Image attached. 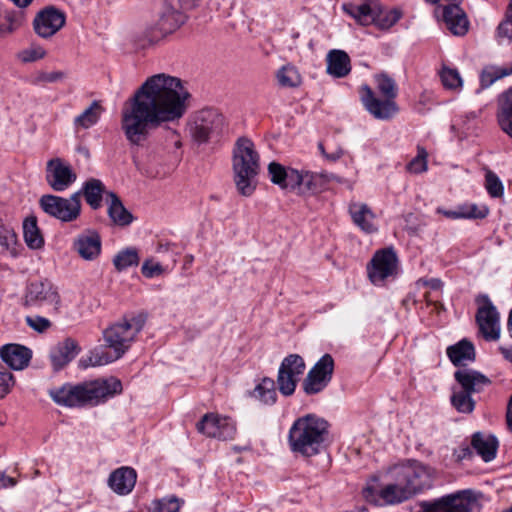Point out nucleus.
Masks as SVG:
<instances>
[{
	"instance_id": "20e7f679",
	"label": "nucleus",
	"mask_w": 512,
	"mask_h": 512,
	"mask_svg": "<svg viewBox=\"0 0 512 512\" xmlns=\"http://www.w3.org/2000/svg\"><path fill=\"white\" fill-rule=\"evenodd\" d=\"M260 171V156L254 143L245 137L239 138L233 149V172L237 191L251 196L256 189V177Z\"/></svg>"
},
{
	"instance_id": "c9c22d12",
	"label": "nucleus",
	"mask_w": 512,
	"mask_h": 512,
	"mask_svg": "<svg viewBox=\"0 0 512 512\" xmlns=\"http://www.w3.org/2000/svg\"><path fill=\"white\" fill-rule=\"evenodd\" d=\"M104 109L99 101H93L80 115L74 119V126L78 129H89L100 119Z\"/></svg>"
},
{
	"instance_id": "3c124183",
	"label": "nucleus",
	"mask_w": 512,
	"mask_h": 512,
	"mask_svg": "<svg viewBox=\"0 0 512 512\" xmlns=\"http://www.w3.org/2000/svg\"><path fill=\"white\" fill-rule=\"evenodd\" d=\"M427 152L423 147L418 146V154L407 165L408 171L412 173H421L427 169Z\"/></svg>"
},
{
	"instance_id": "bb28decb",
	"label": "nucleus",
	"mask_w": 512,
	"mask_h": 512,
	"mask_svg": "<svg viewBox=\"0 0 512 512\" xmlns=\"http://www.w3.org/2000/svg\"><path fill=\"white\" fill-rule=\"evenodd\" d=\"M470 445L485 462H490L496 457L499 443L494 435L476 432Z\"/></svg>"
},
{
	"instance_id": "052dcab7",
	"label": "nucleus",
	"mask_w": 512,
	"mask_h": 512,
	"mask_svg": "<svg viewBox=\"0 0 512 512\" xmlns=\"http://www.w3.org/2000/svg\"><path fill=\"white\" fill-rule=\"evenodd\" d=\"M453 456L455 457L456 461L460 462L472 458L473 450L469 444L462 443L458 448L454 450Z\"/></svg>"
},
{
	"instance_id": "a211bd4d",
	"label": "nucleus",
	"mask_w": 512,
	"mask_h": 512,
	"mask_svg": "<svg viewBox=\"0 0 512 512\" xmlns=\"http://www.w3.org/2000/svg\"><path fill=\"white\" fill-rule=\"evenodd\" d=\"M484 301L485 304L477 311L476 321L483 337L488 341H495L500 337L499 313L487 296Z\"/></svg>"
},
{
	"instance_id": "5fc2aeb1",
	"label": "nucleus",
	"mask_w": 512,
	"mask_h": 512,
	"mask_svg": "<svg viewBox=\"0 0 512 512\" xmlns=\"http://www.w3.org/2000/svg\"><path fill=\"white\" fill-rule=\"evenodd\" d=\"M46 55L45 50L41 46H31L18 53V58L24 62H34L42 59Z\"/></svg>"
},
{
	"instance_id": "680f3d73",
	"label": "nucleus",
	"mask_w": 512,
	"mask_h": 512,
	"mask_svg": "<svg viewBox=\"0 0 512 512\" xmlns=\"http://www.w3.org/2000/svg\"><path fill=\"white\" fill-rule=\"evenodd\" d=\"M66 74L63 71L42 72L38 76L40 82L53 83L64 79Z\"/></svg>"
},
{
	"instance_id": "473e14b6",
	"label": "nucleus",
	"mask_w": 512,
	"mask_h": 512,
	"mask_svg": "<svg viewBox=\"0 0 512 512\" xmlns=\"http://www.w3.org/2000/svg\"><path fill=\"white\" fill-rule=\"evenodd\" d=\"M110 199L108 215L112 222L119 226H127L133 221L132 214L124 207L120 198L113 192L108 194Z\"/></svg>"
},
{
	"instance_id": "5701e85b",
	"label": "nucleus",
	"mask_w": 512,
	"mask_h": 512,
	"mask_svg": "<svg viewBox=\"0 0 512 512\" xmlns=\"http://www.w3.org/2000/svg\"><path fill=\"white\" fill-rule=\"evenodd\" d=\"M378 0H363L362 3H344L342 9L345 13L353 17L361 25L373 23L376 13H378Z\"/></svg>"
},
{
	"instance_id": "a19ab883",
	"label": "nucleus",
	"mask_w": 512,
	"mask_h": 512,
	"mask_svg": "<svg viewBox=\"0 0 512 512\" xmlns=\"http://www.w3.org/2000/svg\"><path fill=\"white\" fill-rule=\"evenodd\" d=\"M512 74V66L510 68L498 67L495 65L485 66L480 74V83L482 88H488L495 81Z\"/></svg>"
},
{
	"instance_id": "338daca9",
	"label": "nucleus",
	"mask_w": 512,
	"mask_h": 512,
	"mask_svg": "<svg viewBox=\"0 0 512 512\" xmlns=\"http://www.w3.org/2000/svg\"><path fill=\"white\" fill-rule=\"evenodd\" d=\"M0 483L2 488L13 487L16 485V480L12 477L0 474Z\"/></svg>"
},
{
	"instance_id": "a18cd8bd",
	"label": "nucleus",
	"mask_w": 512,
	"mask_h": 512,
	"mask_svg": "<svg viewBox=\"0 0 512 512\" xmlns=\"http://www.w3.org/2000/svg\"><path fill=\"white\" fill-rule=\"evenodd\" d=\"M279 368L299 378L304 373L306 365L300 355L290 354L283 359Z\"/></svg>"
},
{
	"instance_id": "49530a36",
	"label": "nucleus",
	"mask_w": 512,
	"mask_h": 512,
	"mask_svg": "<svg viewBox=\"0 0 512 512\" xmlns=\"http://www.w3.org/2000/svg\"><path fill=\"white\" fill-rule=\"evenodd\" d=\"M298 379V377L287 373L286 370L279 368L277 384L280 393L284 396L292 395L296 389Z\"/></svg>"
},
{
	"instance_id": "72a5a7b5",
	"label": "nucleus",
	"mask_w": 512,
	"mask_h": 512,
	"mask_svg": "<svg viewBox=\"0 0 512 512\" xmlns=\"http://www.w3.org/2000/svg\"><path fill=\"white\" fill-rule=\"evenodd\" d=\"M0 247L3 253L12 257L19 255L21 245L18 242L17 234L10 224L3 223L0 219Z\"/></svg>"
},
{
	"instance_id": "4d7b16f0",
	"label": "nucleus",
	"mask_w": 512,
	"mask_h": 512,
	"mask_svg": "<svg viewBox=\"0 0 512 512\" xmlns=\"http://www.w3.org/2000/svg\"><path fill=\"white\" fill-rule=\"evenodd\" d=\"M161 33H162V31L160 30V26L157 23L148 27L143 32L144 39H143V43L141 44V46L145 47L146 45H153L167 36V35H160Z\"/></svg>"
},
{
	"instance_id": "ddd939ff",
	"label": "nucleus",
	"mask_w": 512,
	"mask_h": 512,
	"mask_svg": "<svg viewBox=\"0 0 512 512\" xmlns=\"http://www.w3.org/2000/svg\"><path fill=\"white\" fill-rule=\"evenodd\" d=\"M362 494L367 502L380 506L402 503L411 498L402 483L395 480L380 490L373 486H367L363 489Z\"/></svg>"
},
{
	"instance_id": "f8f14e48",
	"label": "nucleus",
	"mask_w": 512,
	"mask_h": 512,
	"mask_svg": "<svg viewBox=\"0 0 512 512\" xmlns=\"http://www.w3.org/2000/svg\"><path fill=\"white\" fill-rule=\"evenodd\" d=\"M60 302L57 288L47 279L33 281L27 287L26 306H51L54 311H57Z\"/></svg>"
},
{
	"instance_id": "37998d69",
	"label": "nucleus",
	"mask_w": 512,
	"mask_h": 512,
	"mask_svg": "<svg viewBox=\"0 0 512 512\" xmlns=\"http://www.w3.org/2000/svg\"><path fill=\"white\" fill-rule=\"evenodd\" d=\"M138 251L135 248H126L119 251L113 258V264L118 271H123L139 264Z\"/></svg>"
},
{
	"instance_id": "e433bc0d",
	"label": "nucleus",
	"mask_w": 512,
	"mask_h": 512,
	"mask_svg": "<svg viewBox=\"0 0 512 512\" xmlns=\"http://www.w3.org/2000/svg\"><path fill=\"white\" fill-rule=\"evenodd\" d=\"M79 192H81V196L85 197L86 202L92 209L96 210L101 207L104 185L100 180L92 178L86 181Z\"/></svg>"
},
{
	"instance_id": "b1692460",
	"label": "nucleus",
	"mask_w": 512,
	"mask_h": 512,
	"mask_svg": "<svg viewBox=\"0 0 512 512\" xmlns=\"http://www.w3.org/2000/svg\"><path fill=\"white\" fill-rule=\"evenodd\" d=\"M80 352V347L76 340L66 338L58 343L50 353V359L55 371L62 369L72 361Z\"/></svg>"
},
{
	"instance_id": "dca6fc26",
	"label": "nucleus",
	"mask_w": 512,
	"mask_h": 512,
	"mask_svg": "<svg viewBox=\"0 0 512 512\" xmlns=\"http://www.w3.org/2000/svg\"><path fill=\"white\" fill-rule=\"evenodd\" d=\"M76 179V173L62 159L54 158L47 162L46 181L54 191L66 190Z\"/></svg>"
},
{
	"instance_id": "6ab92c4d",
	"label": "nucleus",
	"mask_w": 512,
	"mask_h": 512,
	"mask_svg": "<svg viewBox=\"0 0 512 512\" xmlns=\"http://www.w3.org/2000/svg\"><path fill=\"white\" fill-rule=\"evenodd\" d=\"M101 247V237L94 229L84 230L73 242V249L86 261H93L98 258Z\"/></svg>"
},
{
	"instance_id": "ea45409f",
	"label": "nucleus",
	"mask_w": 512,
	"mask_h": 512,
	"mask_svg": "<svg viewBox=\"0 0 512 512\" xmlns=\"http://www.w3.org/2000/svg\"><path fill=\"white\" fill-rule=\"evenodd\" d=\"M276 79L283 88H297L302 83L299 71L291 64L282 66L276 73Z\"/></svg>"
},
{
	"instance_id": "9d476101",
	"label": "nucleus",
	"mask_w": 512,
	"mask_h": 512,
	"mask_svg": "<svg viewBox=\"0 0 512 512\" xmlns=\"http://www.w3.org/2000/svg\"><path fill=\"white\" fill-rule=\"evenodd\" d=\"M334 359L330 354H324L310 369L302 386L307 395L323 391L332 379Z\"/></svg>"
},
{
	"instance_id": "a878e982",
	"label": "nucleus",
	"mask_w": 512,
	"mask_h": 512,
	"mask_svg": "<svg viewBox=\"0 0 512 512\" xmlns=\"http://www.w3.org/2000/svg\"><path fill=\"white\" fill-rule=\"evenodd\" d=\"M348 210L353 223L362 231L366 233L377 231V227L373 222L375 215L367 204L351 202Z\"/></svg>"
},
{
	"instance_id": "393cba45",
	"label": "nucleus",
	"mask_w": 512,
	"mask_h": 512,
	"mask_svg": "<svg viewBox=\"0 0 512 512\" xmlns=\"http://www.w3.org/2000/svg\"><path fill=\"white\" fill-rule=\"evenodd\" d=\"M136 479L137 474L133 468L121 467L110 474L108 485L118 495H127L133 490Z\"/></svg>"
},
{
	"instance_id": "f257e3e1",
	"label": "nucleus",
	"mask_w": 512,
	"mask_h": 512,
	"mask_svg": "<svg viewBox=\"0 0 512 512\" xmlns=\"http://www.w3.org/2000/svg\"><path fill=\"white\" fill-rule=\"evenodd\" d=\"M190 98L180 78L165 73L148 77L121 109L120 126L128 144L143 147L154 130L178 123Z\"/></svg>"
},
{
	"instance_id": "1a4fd4ad",
	"label": "nucleus",
	"mask_w": 512,
	"mask_h": 512,
	"mask_svg": "<svg viewBox=\"0 0 512 512\" xmlns=\"http://www.w3.org/2000/svg\"><path fill=\"white\" fill-rule=\"evenodd\" d=\"M223 128V115L214 109L208 108L196 113L189 130L193 140L202 144L219 137Z\"/></svg>"
},
{
	"instance_id": "de8ad7c7",
	"label": "nucleus",
	"mask_w": 512,
	"mask_h": 512,
	"mask_svg": "<svg viewBox=\"0 0 512 512\" xmlns=\"http://www.w3.org/2000/svg\"><path fill=\"white\" fill-rule=\"evenodd\" d=\"M150 512H178L180 501L177 497L162 498L155 500Z\"/></svg>"
},
{
	"instance_id": "aec40b11",
	"label": "nucleus",
	"mask_w": 512,
	"mask_h": 512,
	"mask_svg": "<svg viewBox=\"0 0 512 512\" xmlns=\"http://www.w3.org/2000/svg\"><path fill=\"white\" fill-rule=\"evenodd\" d=\"M442 17L448 30L456 36H463L468 32L469 21L459 2L440 4Z\"/></svg>"
},
{
	"instance_id": "8fccbe9b",
	"label": "nucleus",
	"mask_w": 512,
	"mask_h": 512,
	"mask_svg": "<svg viewBox=\"0 0 512 512\" xmlns=\"http://www.w3.org/2000/svg\"><path fill=\"white\" fill-rule=\"evenodd\" d=\"M485 178V186L489 195L495 198L501 197L503 195L504 188L498 176L495 173L488 171Z\"/></svg>"
},
{
	"instance_id": "13d9d810",
	"label": "nucleus",
	"mask_w": 512,
	"mask_h": 512,
	"mask_svg": "<svg viewBox=\"0 0 512 512\" xmlns=\"http://www.w3.org/2000/svg\"><path fill=\"white\" fill-rule=\"evenodd\" d=\"M164 271L165 269L160 263L154 262L151 259L146 260L141 268V272L146 278L160 276Z\"/></svg>"
},
{
	"instance_id": "4c0bfd02",
	"label": "nucleus",
	"mask_w": 512,
	"mask_h": 512,
	"mask_svg": "<svg viewBox=\"0 0 512 512\" xmlns=\"http://www.w3.org/2000/svg\"><path fill=\"white\" fill-rule=\"evenodd\" d=\"M23 236L30 249H40L44 245V238L34 216L27 217L23 222Z\"/></svg>"
},
{
	"instance_id": "7c9ffc66",
	"label": "nucleus",
	"mask_w": 512,
	"mask_h": 512,
	"mask_svg": "<svg viewBox=\"0 0 512 512\" xmlns=\"http://www.w3.org/2000/svg\"><path fill=\"white\" fill-rule=\"evenodd\" d=\"M447 355L455 366L465 365L466 361L475 359V349L470 341L463 339L457 344L449 346Z\"/></svg>"
},
{
	"instance_id": "c85d7f7f",
	"label": "nucleus",
	"mask_w": 512,
	"mask_h": 512,
	"mask_svg": "<svg viewBox=\"0 0 512 512\" xmlns=\"http://www.w3.org/2000/svg\"><path fill=\"white\" fill-rule=\"evenodd\" d=\"M351 71L349 55L343 50H331L327 54V73L336 78H343Z\"/></svg>"
},
{
	"instance_id": "774afa93",
	"label": "nucleus",
	"mask_w": 512,
	"mask_h": 512,
	"mask_svg": "<svg viewBox=\"0 0 512 512\" xmlns=\"http://www.w3.org/2000/svg\"><path fill=\"white\" fill-rule=\"evenodd\" d=\"M500 351H501L502 355L504 356V358L512 363V347L511 348L501 347Z\"/></svg>"
},
{
	"instance_id": "39448f33",
	"label": "nucleus",
	"mask_w": 512,
	"mask_h": 512,
	"mask_svg": "<svg viewBox=\"0 0 512 512\" xmlns=\"http://www.w3.org/2000/svg\"><path fill=\"white\" fill-rule=\"evenodd\" d=\"M145 321L143 315H126L108 326L102 332L105 348L113 350L115 356L121 358L143 329Z\"/></svg>"
},
{
	"instance_id": "cd10ccee",
	"label": "nucleus",
	"mask_w": 512,
	"mask_h": 512,
	"mask_svg": "<svg viewBox=\"0 0 512 512\" xmlns=\"http://www.w3.org/2000/svg\"><path fill=\"white\" fill-rule=\"evenodd\" d=\"M301 175V188H298L300 191H311V192H319L327 188L328 184L336 180L340 182V179L334 174H330L327 172L314 173L309 171H300Z\"/></svg>"
},
{
	"instance_id": "69168bd1",
	"label": "nucleus",
	"mask_w": 512,
	"mask_h": 512,
	"mask_svg": "<svg viewBox=\"0 0 512 512\" xmlns=\"http://www.w3.org/2000/svg\"><path fill=\"white\" fill-rule=\"evenodd\" d=\"M418 285L427 286L434 291H441L443 283L440 279L432 278V279H419L417 282Z\"/></svg>"
},
{
	"instance_id": "6e6552de",
	"label": "nucleus",
	"mask_w": 512,
	"mask_h": 512,
	"mask_svg": "<svg viewBox=\"0 0 512 512\" xmlns=\"http://www.w3.org/2000/svg\"><path fill=\"white\" fill-rule=\"evenodd\" d=\"M43 211L62 222H72L81 213V192H75L69 198L56 195H43L39 201Z\"/></svg>"
},
{
	"instance_id": "2eb2a0df",
	"label": "nucleus",
	"mask_w": 512,
	"mask_h": 512,
	"mask_svg": "<svg viewBox=\"0 0 512 512\" xmlns=\"http://www.w3.org/2000/svg\"><path fill=\"white\" fill-rule=\"evenodd\" d=\"M361 92L363 105L374 118L388 120L398 113L399 107L395 100L378 98L368 85H363Z\"/></svg>"
},
{
	"instance_id": "2f4dec72",
	"label": "nucleus",
	"mask_w": 512,
	"mask_h": 512,
	"mask_svg": "<svg viewBox=\"0 0 512 512\" xmlns=\"http://www.w3.org/2000/svg\"><path fill=\"white\" fill-rule=\"evenodd\" d=\"M250 397L264 405H273L277 400L275 381L264 377L255 388L249 392Z\"/></svg>"
},
{
	"instance_id": "0eeeda50",
	"label": "nucleus",
	"mask_w": 512,
	"mask_h": 512,
	"mask_svg": "<svg viewBox=\"0 0 512 512\" xmlns=\"http://www.w3.org/2000/svg\"><path fill=\"white\" fill-rule=\"evenodd\" d=\"M389 473L393 480L402 483L411 497L432 485L431 469L417 461L395 465Z\"/></svg>"
},
{
	"instance_id": "f704fd0d",
	"label": "nucleus",
	"mask_w": 512,
	"mask_h": 512,
	"mask_svg": "<svg viewBox=\"0 0 512 512\" xmlns=\"http://www.w3.org/2000/svg\"><path fill=\"white\" fill-rule=\"evenodd\" d=\"M184 23L182 13L173 7H165L157 24L160 26L162 33L160 35H169L178 29Z\"/></svg>"
},
{
	"instance_id": "c03bdc74",
	"label": "nucleus",
	"mask_w": 512,
	"mask_h": 512,
	"mask_svg": "<svg viewBox=\"0 0 512 512\" xmlns=\"http://www.w3.org/2000/svg\"><path fill=\"white\" fill-rule=\"evenodd\" d=\"M401 16L402 12L399 9L384 11L379 4L378 13H376L373 23L381 29H389L401 18Z\"/></svg>"
},
{
	"instance_id": "bf43d9fd",
	"label": "nucleus",
	"mask_w": 512,
	"mask_h": 512,
	"mask_svg": "<svg viewBox=\"0 0 512 512\" xmlns=\"http://www.w3.org/2000/svg\"><path fill=\"white\" fill-rule=\"evenodd\" d=\"M26 322L32 329H34L37 332H44L51 325V323L48 319L41 317V316H36V317L28 316V317H26Z\"/></svg>"
},
{
	"instance_id": "4468645a",
	"label": "nucleus",
	"mask_w": 512,
	"mask_h": 512,
	"mask_svg": "<svg viewBox=\"0 0 512 512\" xmlns=\"http://www.w3.org/2000/svg\"><path fill=\"white\" fill-rule=\"evenodd\" d=\"M197 430L210 438L229 440L236 434V425L229 417L210 413L204 415L197 423Z\"/></svg>"
},
{
	"instance_id": "412c9836",
	"label": "nucleus",
	"mask_w": 512,
	"mask_h": 512,
	"mask_svg": "<svg viewBox=\"0 0 512 512\" xmlns=\"http://www.w3.org/2000/svg\"><path fill=\"white\" fill-rule=\"evenodd\" d=\"M268 173L273 184L281 189L296 190L301 188L300 171L293 168H286L283 165L271 162L268 166Z\"/></svg>"
},
{
	"instance_id": "09e8293b",
	"label": "nucleus",
	"mask_w": 512,
	"mask_h": 512,
	"mask_svg": "<svg viewBox=\"0 0 512 512\" xmlns=\"http://www.w3.org/2000/svg\"><path fill=\"white\" fill-rule=\"evenodd\" d=\"M440 77L443 85L448 89H457L462 86V79L456 69L444 67Z\"/></svg>"
},
{
	"instance_id": "c756f323",
	"label": "nucleus",
	"mask_w": 512,
	"mask_h": 512,
	"mask_svg": "<svg viewBox=\"0 0 512 512\" xmlns=\"http://www.w3.org/2000/svg\"><path fill=\"white\" fill-rule=\"evenodd\" d=\"M497 121L501 130L512 138V87L499 99Z\"/></svg>"
},
{
	"instance_id": "f3484780",
	"label": "nucleus",
	"mask_w": 512,
	"mask_h": 512,
	"mask_svg": "<svg viewBox=\"0 0 512 512\" xmlns=\"http://www.w3.org/2000/svg\"><path fill=\"white\" fill-rule=\"evenodd\" d=\"M65 21V14L51 6L44 8L36 15L33 26L40 37L49 38L64 26Z\"/></svg>"
},
{
	"instance_id": "6e6d98bb",
	"label": "nucleus",
	"mask_w": 512,
	"mask_h": 512,
	"mask_svg": "<svg viewBox=\"0 0 512 512\" xmlns=\"http://www.w3.org/2000/svg\"><path fill=\"white\" fill-rule=\"evenodd\" d=\"M13 375L0 364V399H3L14 386Z\"/></svg>"
},
{
	"instance_id": "603ef678",
	"label": "nucleus",
	"mask_w": 512,
	"mask_h": 512,
	"mask_svg": "<svg viewBox=\"0 0 512 512\" xmlns=\"http://www.w3.org/2000/svg\"><path fill=\"white\" fill-rule=\"evenodd\" d=\"M497 39L499 43L503 40L512 41V12L507 10L506 18L497 27Z\"/></svg>"
},
{
	"instance_id": "7ed1b4c3",
	"label": "nucleus",
	"mask_w": 512,
	"mask_h": 512,
	"mask_svg": "<svg viewBox=\"0 0 512 512\" xmlns=\"http://www.w3.org/2000/svg\"><path fill=\"white\" fill-rule=\"evenodd\" d=\"M328 434V423L314 415L298 418L289 431L291 450L311 457L320 453Z\"/></svg>"
},
{
	"instance_id": "e2e57ef3",
	"label": "nucleus",
	"mask_w": 512,
	"mask_h": 512,
	"mask_svg": "<svg viewBox=\"0 0 512 512\" xmlns=\"http://www.w3.org/2000/svg\"><path fill=\"white\" fill-rule=\"evenodd\" d=\"M5 20L9 23L8 30L12 31L18 26H20L22 22V14L20 12L17 13H7L5 15Z\"/></svg>"
},
{
	"instance_id": "4be33fe9",
	"label": "nucleus",
	"mask_w": 512,
	"mask_h": 512,
	"mask_svg": "<svg viewBox=\"0 0 512 512\" xmlns=\"http://www.w3.org/2000/svg\"><path fill=\"white\" fill-rule=\"evenodd\" d=\"M0 357L11 369L22 370L29 365L32 351L20 344H6L0 349Z\"/></svg>"
},
{
	"instance_id": "864d4df0",
	"label": "nucleus",
	"mask_w": 512,
	"mask_h": 512,
	"mask_svg": "<svg viewBox=\"0 0 512 512\" xmlns=\"http://www.w3.org/2000/svg\"><path fill=\"white\" fill-rule=\"evenodd\" d=\"M488 208L486 206L478 207L475 204L461 206L460 213L463 218H474V219H482L488 215Z\"/></svg>"
},
{
	"instance_id": "0e129e2a",
	"label": "nucleus",
	"mask_w": 512,
	"mask_h": 512,
	"mask_svg": "<svg viewBox=\"0 0 512 512\" xmlns=\"http://www.w3.org/2000/svg\"><path fill=\"white\" fill-rule=\"evenodd\" d=\"M319 149L325 158L329 161H337L344 155V150L341 147H336L333 151L326 153L322 143L319 144Z\"/></svg>"
},
{
	"instance_id": "9b49d317",
	"label": "nucleus",
	"mask_w": 512,
	"mask_h": 512,
	"mask_svg": "<svg viewBox=\"0 0 512 512\" xmlns=\"http://www.w3.org/2000/svg\"><path fill=\"white\" fill-rule=\"evenodd\" d=\"M398 258L393 248H384L375 252L368 266V276L374 285H381L397 273Z\"/></svg>"
},
{
	"instance_id": "f03ea898",
	"label": "nucleus",
	"mask_w": 512,
	"mask_h": 512,
	"mask_svg": "<svg viewBox=\"0 0 512 512\" xmlns=\"http://www.w3.org/2000/svg\"><path fill=\"white\" fill-rule=\"evenodd\" d=\"M121 392V381L110 377L84 382L75 386L64 385L61 388L51 389L49 395L59 405L80 407L98 405Z\"/></svg>"
},
{
	"instance_id": "423d86ee",
	"label": "nucleus",
	"mask_w": 512,
	"mask_h": 512,
	"mask_svg": "<svg viewBox=\"0 0 512 512\" xmlns=\"http://www.w3.org/2000/svg\"><path fill=\"white\" fill-rule=\"evenodd\" d=\"M454 378L459 388H453L451 404L460 413H471L475 408L472 394L481 392L491 381L480 372L467 368L457 370Z\"/></svg>"
},
{
	"instance_id": "79ce46f5",
	"label": "nucleus",
	"mask_w": 512,
	"mask_h": 512,
	"mask_svg": "<svg viewBox=\"0 0 512 512\" xmlns=\"http://www.w3.org/2000/svg\"><path fill=\"white\" fill-rule=\"evenodd\" d=\"M376 89L383 98L395 100L398 95V87L395 80L385 73L374 76Z\"/></svg>"
},
{
	"instance_id": "58836bf2",
	"label": "nucleus",
	"mask_w": 512,
	"mask_h": 512,
	"mask_svg": "<svg viewBox=\"0 0 512 512\" xmlns=\"http://www.w3.org/2000/svg\"><path fill=\"white\" fill-rule=\"evenodd\" d=\"M118 359L120 358L115 356L113 350L108 352L103 348H95L94 350L90 351L88 355L82 357L79 360V366L81 368H88L90 366H102Z\"/></svg>"
}]
</instances>
